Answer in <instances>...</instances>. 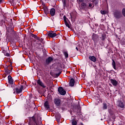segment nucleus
<instances>
[{
    "label": "nucleus",
    "instance_id": "9d476101",
    "mask_svg": "<svg viewBox=\"0 0 125 125\" xmlns=\"http://www.w3.org/2000/svg\"><path fill=\"white\" fill-rule=\"evenodd\" d=\"M118 107L121 108V109H125V104L122 101H118Z\"/></svg>",
    "mask_w": 125,
    "mask_h": 125
},
{
    "label": "nucleus",
    "instance_id": "dca6fc26",
    "mask_svg": "<svg viewBox=\"0 0 125 125\" xmlns=\"http://www.w3.org/2000/svg\"><path fill=\"white\" fill-rule=\"evenodd\" d=\"M55 118L57 122H58V123H60V120H61V114H60V113H57L55 115Z\"/></svg>",
    "mask_w": 125,
    "mask_h": 125
},
{
    "label": "nucleus",
    "instance_id": "7c9ffc66",
    "mask_svg": "<svg viewBox=\"0 0 125 125\" xmlns=\"http://www.w3.org/2000/svg\"><path fill=\"white\" fill-rule=\"evenodd\" d=\"M31 37L32 38H34V39H35V40H37L38 39V38H39L37 35L31 33Z\"/></svg>",
    "mask_w": 125,
    "mask_h": 125
},
{
    "label": "nucleus",
    "instance_id": "49530a36",
    "mask_svg": "<svg viewBox=\"0 0 125 125\" xmlns=\"http://www.w3.org/2000/svg\"><path fill=\"white\" fill-rule=\"evenodd\" d=\"M111 71H112V72H114V74H116V72H115V71H114V70H111Z\"/></svg>",
    "mask_w": 125,
    "mask_h": 125
},
{
    "label": "nucleus",
    "instance_id": "cd10ccee",
    "mask_svg": "<svg viewBox=\"0 0 125 125\" xmlns=\"http://www.w3.org/2000/svg\"><path fill=\"white\" fill-rule=\"evenodd\" d=\"M112 67L114 70H117V69L116 68V62L114 60H112Z\"/></svg>",
    "mask_w": 125,
    "mask_h": 125
},
{
    "label": "nucleus",
    "instance_id": "aec40b11",
    "mask_svg": "<svg viewBox=\"0 0 125 125\" xmlns=\"http://www.w3.org/2000/svg\"><path fill=\"white\" fill-rule=\"evenodd\" d=\"M100 39L102 42L105 41V39H106V33H105V32L102 33V37H100Z\"/></svg>",
    "mask_w": 125,
    "mask_h": 125
},
{
    "label": "nucleus",
    "instance_id": "2eb2a0df",
    "mask_svg": "<svg viewBox=\"0 0 125 125\" xmlns=\"http://www.w3.org/2000/svg\"><path fill=\"white\" fill-rule=\"evenodd\" d=\"M110 83H112V85H113V86H117V85H118V81H117L116 80H114V79H110Z\"/></svg>",
    "mask_w": 125,
    "mask_h": 125
},
{
    "label": "nucleus",
    "instance_id": "a211bd4d",
    "mask_svg": "<svg viewBox=\"0 0 125 125\" xmlns=\"http://www.w3.org/2000/svg\"><path fill=\"white\" fill-rule=\"evenodd\" d=\"M89 59L92 62H95L97 61L96 57H95L94 56H89Z\"/></svg>",
    "mask_w": 125,
    "mask_h": 125
},
{
    "label": "nucleus",
    "instance_id": "a878e982",
    "mask_svg": "<svg viewBox=\"0 0 125 125\" xmlns=\"http://www.w3.org/2000/svg\"><path fill=\"white\" fill-rule=\"evenodd\" d=\"M76 108L77 109L78 112H81V104H80V102H78V104L77 105H76Z\"/></svg>",
    "mask_w": 125,
    "mask_h": 125
},
{
    "label": "nucleus",
    "instance_id": "de8ad7c7",
    "mask_svg": "<svg viewBox=\"0 0 125 125\" xmlns=\"http://www.w3.org/2000/svg\"><path fill=\"white\" fill-rule=\"evenodd\" d=\"M115 37L116 38H118V36L117 35V34L115 35Z\"/></svg>",
    "mask_w": 125,
    "mask_h": 125
},
{
    "label": "nucleus",
    "instance_id": "4468645a",
    "mask_svg": "<svg viewBox=\"0 0 125 125\" xmlns=\"http://www.w3.org/2000/svg\"><path fill=\"white\" fill-rule=\"evenodd\" d=\"M53 61V58L51 57H49L48 58L46 59L45 62L47 65H48L49 63H51Z\"/></svg>",
    "mask_w": 125,
    "mask_h": 125
},
{
    "label": "nucleus",
    "instance_id": "72a5a7b5",
    "mask_svg": "<svg viewBox=\"0 0 125 125\" xmlns=\"http://www.w3.org/2000/svg\"><path fill=\"white\" fill-rule=\"evenodd\" d=\"M91 7H94V5L91 3H90L88 5V8H91Z\"/></svg>",
    "mask_w": 125,
    "mask_h": 125
},
{
    "label": "nucleus",
    "instance_id": "6e6552de",
    "mask_svg": "<svg viewBox=\"0 0 125 125\" xmlns=\"http://www.w3.org/2000/svg\"><path fill=\"white\" fill-rule=\"evenodd\" d=\"M54 102L55 104L58 107H59V106H60L61 104V100H60L59 98H55L54 100Z\"/></svg>",
    "mask_w": 125,
    "mask_h": 125
},
{
    "label": "nucleus",
    "instance_id": "412c9836",
    "mask_svg": "<svg viewBox=\"0 0 125 125\" xmlns=\"http://www.w3.org/2000/svg\"><path fill=\"white\" fill-rule=\"evenodd\" d=\"M43 9L45 14H49L50 11H49V9H48V8L46 6L43 7Z\"/></svg>",
    "mask_w": 125,
    "mask_h": 125
},
{
    "label": "nucleus",
    "instance_id": "39448f33",
    "mask_svg": "<svg viewBox=\"0 0 125 125\" xmlns=\"http://www.w3.org/2000/svg\"><path fill=\"white\" fill-rule=\"evenodd\" d=\"M80 2H82L80 8L81 9V10H85V7H86V3L83 2V0H79Z\"/></svg>",
    "mask_w": 125,
    "mask_h": 125
},
{
    "label": "nucleus",
    "instance_id": "423d86ee",
    "mask_svg": "<svg viewBox=\"0 0 125 125\" xmlns=\"http://www.w3.org/2000/svg\"><path fill=\"white\" fill-rule=\"evenodd\" d=\"M58 90L61 95H65L66 94V91L62 87H59Z\"/></svg>",
    "mask_w": 125,
    "mask_h": 125
},
{
    "label": "nucleus",
    "instance_id": "603ef678",
    "mask_svg": "<svg viewBox=\"0 0 125 125\" xmlns=\"http://www.w3.org/2000/svg\"><path fill=\"white\" fill-rule=\"evenodd\" d=\"M101 44V43L100 42V44Z\"/></svg>",
    "mask_w": 125,
    "mask_h": 125
},
{
    "label": "nucleus",
    "instance_id": "393cba45",
    "mask_svg": "<svg viewBox=\"0 0 125 125\" xmlns=\"http://www.w3.org/2000/svg\"><path fill=\"white\" fill-rule=\"evenodd\" d=\"M62 53L64 55L65 59H67V58L69 57V54H68V51H63Z\"/></svg>",
    "mask_w": 125,
    "mask_h": 125
},
{
    "label": "nucleus",
    "instance_id": "c756f323",
    "mask_svg": "<svg viewBox=\"0 0 125 125\" xmlns=\"http://www.w3.org/2000/svg\"><path fill=\"white\" fill-rule=\"evenodd\" d=\"M103 108L104 110H106L107 108H108V106H107V104L103 103Z\"/></svg>",
    "mask_w": 125,
    "mask_h": 125
},
{
    "label": "nucleus",
    "instance_id": "f3484780",
    "mask_svg": "<svg viewBox=\"0 0 125 125\" xmlns=\"http://www.w3.org/2000/svg\"><path fill=\"white\" fill-rule=\"evenodd\" d=\"M69 86L73 87L75 85V79L74 78L70 79L69 83Z\"/></svg>",
    "mask_w": 125,
    "mask_h": 125
},
{
    "label": "nucleus",
    "instance_id": "473e14b6",
    "mask_svg": "<svg viewBox=\"0 0 125 125\" xmlns=\"http://www.w3.org/2000/svg\"><path fill=\"white\" fill-rule=\"evenodd\" d=\"M101 14H102L103 15H105V14H107V11H105V10H101Z\"/></svg>",
    "mask_w": 125,
    "mask_h": 125
},
{
    "label": "nucleus",
    "instance_id": "1a4fd4ad",
    "mask_svg": "<svg viewBox=\"0 0 125 125\" xmlns=\"http://www.w3.org/2000/svg\"><path fill=\"white\" fill-rule=\"evenodd\" d=\"M29 120L30 123H32V122H33V123H35L34 125H39V124L36 121V117H35V116H33L32 117H29Z\"/></svg>",
    "mask_w": 125,
    "mask_h": 125
},
{
    "label": "nucleus",
    "instance_id": "a19ab883",
    "mask_svg": "<svg viewBox=\"0 0 125 125\" xmlns=\"http://www.w3.org/2000/svg\"><path fill=\"white\" fill-rule=\"evenodd\" d=\"M4 1V0H0V3H1Z\"/></svg>",
    "mask_w": 125,
    "mask_h": 125
},
{
    "label": "nucleus",
    "instance_id": "0eeeda50",
    "mask_svg": "<svg viewBox=\"0 0 125 125\" xmlns=\"http://www.w3.org/2000/svg\"><path fill=\"white\" fill-rule=\"evenodd\" d=\"M7 49H9L7 46L6 47V48H3L2 52L4 54L5 56H7V57H9V56H10V54H9V53L7 52Z\"/></svg>",
    "mask_w": 125,
    "mask_h": 125
},
{
    "label": "nucleus",
    "instance_id": "f8f14e48",
    "mask_svg": "<svg viewBox=\"0 0 125 125\" xmlns=\"http://www.w3.org/2000/svg\"><path fill=\"white\" fill-rule=\"evenodd\" d=\"M8 83L9 84H11V85H13L14 83V82H13V79H12V77H11L10 75L8 76Z\"/></svg>",
    "mask_w": 125,
    "mask_h": 125
},
{
    "label": "nucleus",
    "instance_id": "58836bf2",
    "mask_svg": "<svg viewBox=\"0 0 125 125\" xmlns=\"http://www.w3.org/2000/svg\"><path fill=\"white\" fill-rule=\"evenodd\" d=\"M61 73H62V72L60 71L59 73L56 74V76L59 77V76H60V75H61Z\"/></svg>",
    "mask_w": 125,
    "mask_h": 125
},
{
    "label": "nucleus",
    "instance_id": "ea45409f",
    "mask_svg": "<svg viewBox=\"0 0 125 125\" xmlns=\"http://www.w3.org/2000/svg\"><path fill=\"white\" fill-rule=\"evenodd\" d=\"M63 4L64 7H65V6H66V1L65 0H64L63 1Z\"/></svg>",
    "mask_w": 125,
    "mask_h": 125
},
{
    "label": "nucleus",
    "instance_id": "b1692460",
    "mask_svg": "<svg viewBox=\"0 0 125 125\" xmlns=\"http://www.w3.org/2000/svg\"><path fill=\"white\" fill-rule=\"evenodd\" d=\"M36 40L37 41H38L37 42H41L42 43V44L44 43V42L43 41V39L42 38L38 37V38Z\"/></svg>",
    "mask_w": 125,
    "mask_h": 125
},
{
    "label": "nucleus",
    "instance_id": "f257e3e1",
    "mask_svg": "<svg viewBox=\"0 0 125 125\" xmlns=\"http://www.w3.org/2000/svg\"><path fill=\"white\" fill-rule=\"evenodd\" d=\"M16 36V32L14 31L13 27H11L7 30V37L15 38Z\"/></svg>",
    "mask_w": 125,
    "mask_h": 125
},
{
    "label": "nucleus",
    "instance_id": "e433bc0d",
    "mask_svg": "<svg viewBox=\"0 0 125 125\" xmlns=\"http://www.w3.org/2000/svg\"><path fill=\"white\" fill-rule=\"evenodd\" d=\"M121 43L123 44V45H125V40L122 39L121 41Z\"/></svg>",
    "mask_w": 125,
    "mask_h": 125
},
{
    "label": "nucleus",
    "instance_id": "f03ea898",
    "mask_svg": "<svg viewBox=\"0 0 125 125\" xmlns=\"http://www.w3.org/2000/svg\"><path fill=\"white\" fill-rule=\"evenodd\" d=\"M92 40L94 42V45L95 47H96L97 46V43L98 42H99V36L98 35L93 33L91 36Z\"/></svg>",
    "mask_w": 125,
    "mask_h": 125
},
{
    "label": "nucleus",
    "instance_id": "a18cd8bd",
    "mask_svg": "<svg viewBox=\"0 0 125 125\" xmlns=\"http://www.w3.org/2000/svg\"><path fill=\"white\" fill-rule=\"evenodd\" d=\"M76 49L77 50V51L79 50V49L78 48V47H76Z\"/></svg>",
    "mask_w": 125,
    "mask_h": 125
},
{
    "label": "nucleus",
    "instance_id": "8fccbe9b",
    "mask_svg": "<svg viewBox=\"0 0 125 125\" xmlns=\"http://www.w3.org/2000/svg\"><path fill=\"white\" fill-rule=\"evenodd\" d=\"M14 94H15V91L14 92Z\"/></svg>",
    "mask_w": 125,
    "mask_h": 125
},
{
    "label": "nucleus",
    "instance_id": "4be33fe9",
    "mask_svg": "<svg viewBox=\"0 0 125 125\" xmlns=\"http://www.w3.org/2000/svg\"><path fill=\"white\" fill-rule=\"evenodd\" d=\"M44 106L45 108L47 109L50 108V105H49V103H48V102L46 101L44 104Z\"/></svg>",
    "mask_w": 125,
    "mask_h": 125
},
{
    "label": "nucleus",
    "instance_id": "20e7f679",
    "mask_svg": "<svg viewBox=\"0 0 125 125\" xmlns=\"http://www.w3.org/2000/svg\"><path fill=\"white\" fill-rule=\"evenodd\" d=\"M23 88H24V86H23L22 85H17L15 88L16 93L17 94L21 93V92H22V91L23 90Z\"/></svg>",
    "mask_w": 125,
    "mask_h": 125
},
{
    "label": "nucleus",
    "instance_id": "c85d7f7f",
    "mask_svg": "<svg viewBox=\"0 0 125 125\" xmlns=\"http://www.w3.org/2000/svg\"><path fill=\"white\" fill-rule=\"evenodd\" d=\"M6 68H8V69L9 70H11V71H12V69H13V68H12V63H10V64L9 65H8Z\"/></svg>",
    "mask_w": 125,
    "mask_h": 125
},
{
    "label": "nucleus",
    "instance_id": "2f4dec72",
    "mask_svg": "<svg viewBox=\"0 0 125 125\" xmlns=\"http://www.w3.org/2000/svg\"><path fill=\"white\" fill-rule=\"evenodd\" d=\"M65 25L66 27H68V29H70L71 28V26H70V24H69L68 23V22L67 21H65Z\"/></svg>",
    "mask_w": 125,
    "mask_h": 125
},
{
    "label": "nucleus",
    "instance_id": "7ed1b4c3",
    "mask_svg": "<svg viewBox=\"0 0 125 125\" xmlns=\"http://www.w3.org/2000/svg\"><path fill=\"white\" fill-rule=\"evenodd\" d=\"M114 17L116 19H120L123 17L122 12L120 10H116L113 13Z\"/></svg>",
    "mask_w": 125,
    "mask_h": 125
},
{
    "label": "nucleus",
    "instance_id": "9b49d317",
    "mask_svg": "<svg viewBox=\"0 0 125 125\" xmlns=\"http://www.w3.org/2000/svg\"><path fill=\"white\" fill-rule=\"evenodd\" d=\"M37 83L38 84H39V85H40L42 87H43V88H45V87H46V86L44 85V84L43 83H42V82L41 79H39L37 80Z\"/></svg>",
    "mask_w": 125,
    "mask_h": 125
},
{
    "label": "nucleus",
    "instance_id": "bb28decb",
    "mask_svg": "<svg viewBox=\"0 0 125 125\" xmlns=\"http://www.w3.org/2000/svg\"><path fill=\"white\" fill-rule=\"evenodd\" d=\"M70 17H71V21L72 22H75V20L76 18V15L73 14L72 15H71Z\"/></svg>",
    "mask_w": 125,
    "mask_h": 125
},
{
    "label": "nucleus",
    "instance_id": "ddd939ff",
    "mask_svg": "<svg viewBox=\"0 0 125 125\" xmlns=\"http://www.w3.org/2000/svg\"><path fill=\"white\" fill-rule=\"evenodd\" d=\"M48 37L49 38H55L57 36V34L56 33H54L53 31L52 32H49L47 34Z\"/></svg>",
    "mask_w": 125,
    "mask_h": 125
},
{
    "label": "nucleus",
    "instance_id": "3c124183",
    "mask_svg": "<svg viewBox=\"0 0 125 125\" xmlns=\"http://www.w3.org/2000/svg\"><path fill=\"white\" fill-rule=\"evenodd\" d=\"M41 45V43H39V45Z\"/></svg>",
    "mask_w": 125,
    "mask_h": 125
},
{
    "label": "nucleus",
    "instance_id": "4c0bfd02",
    "mask_svg": "<svg viewBox=\"0 0 125 125\" xmlns=\"http://www.w3.org/2000/svg\"><path fill=\"white\" fill-rule=\"evenodd\" d=\"M63 20L64 21V22H67V20H68L67 17H66V16H64L63 17Z\"/></svg>",
    "mask_w": 125,
    "mask_h": 125
},
{
    "label": "nucleus",
    "instance_id": "79ce46f5",
    "mask_svg": "<svg viewBox=\"0 0 125 125\" xmlns=\"http://www.w3.org/2000/svg\"><path fill=\"white\" fill-rule=\"evenodd\" d=\"M97 4H98V2H95V5H97Z\"/></svg>",
    "mask_w": 125,
    "mask_h": 125
},
{
    "label": "nucleus",
    "instance_id": "5701e85b",
    "mask_svg": "<svg viewBox=\"0 0 125 125\" xmlns=\"http://www.w3.org/2000/svg\"><path fill=\"white\" fill-rule=\"evenodd\" d=\"M4 70H5V73H6V75H10V73L12 72L11 70H9L8 69V67L5 68Z\"/></svg>",
    "mask_w": 125,
    "mask_h": 125
},
{
    "label": "nucleus",
    "instance_id": "f704fd0d",
    "mask_svg": "<svg viewBox=\"0 0 125 125\" xmlns=\"http://www.w3.org/2000/svg\"><path fill=\"white\" fill-rule=\"evenodd\" d=\"M122 15H123V16H124V17H125V8H124L122 9Z\"/></svg>",
    "mask_w": 125,
    "mask_h": 125
},
{
    "label": "nucleus",
    "instance_id": "37998d69",
    "mask_svg": "<svg viewBox=\"0 0 125 125\" xmlns=\"http://www.w3.org/2000/svg\"><path fill=\"white\" fill-rule=\"evenodd\" d=\"M108 113H109V114H111V110H108Z\"/></svg>",
    "mask_w": 125,
    "mask_h": 125
},
{
    "label": "nucleus",
    "instance_id": "c03bdc74",
    "mask_svg": "<svg viewBox=\"0 0 125 125\" xmlns=\"http://www.w3.org/2000/svg\"><path fill=\"white\" fill-rule=\"evenodd\" d=\"M79 125H84L83 123H80V124H79Z\"/></svg>",
    "mask_w": 125,
    "mask_h": 125
},
{
    "label": "nucleus",
    "instance_id": "6ab92c4d",
    "mask_svg": "<svg viewBox=\"0 0 125 125\" xmlns=\"http://www.w3.org/2000/svg\"><path fill=\"white\" fill-rule=\"evenodd\" d=\"M49 13L51 16H54V15H55V9L54 8H51Z\"/></svg>",
    "mask_w": 125,
    "mask_h": 125
},
{
    "label": "nucleus",
    "instance_id": "c9c22d12",
    "mask_svg": "<svg viewBox=\"0 0 125 125\" xmlns=\"http://www.w3.org/2000/svg\"><path fill=\"white\" fill-rule=\"evenodd\" d=\"M72 125H77V121H76V120H72Z\"/></svg>",
    "mask_w": 125,
    "mask_h": 125
},
{
    "label": "nucleus",
    "instance_id": "09e8293b",
    "mask_svg": "<svg viewBox=\"0 0 125 125\" xmlns=\"http://www.w3.org/2000/svg\"><path fill=\"white\" fill-rule=\"evenodd\" d=\"M11 87H14V86H13H13H11Z\"/></svg>",
    "mask_w": 125,
    "mask_h": 125
}]
</instances>
